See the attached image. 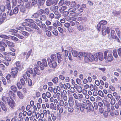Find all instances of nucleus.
Returning a JSON list of instances; mask_svg holds the SVG:
<instances>
[{"mask_svg": "<svg viewBox=\"0 0 121 121\" xmlns=\"http://www.w3.org/2000/svg\"><path fill=\"white\" fill-rule=\"evenodd\" d=\"M100 24L101 25H103L102 26V34L104 35H105L107 33L108 34L110 32L109 28L104 25L107 24V21L105 20H102L99 22Z\"/></svg>", "mask_w": 121, "mask_h": 121, "instance_id": "nucleus-1", "label": "nucleus"}, {"mask_svg": "<svg viewBox=\"0 0 121 121\" xmlns=\"http://www.w3.org/2000/svg\"><path fill=\"white\" fill-rule=\"evenodd\" d=\"M84 60L86 62L89 61L92 62L94 60L95 61V57L90 53H87L85 55Z\"/></svg>", "mask_w": 121, "mask_h": 121, "instance_id": "nucleus-2", "label": "nucleus"}, {"mask_svg": "<svg viewBox=\"0 0 121 121\" xmlns=\"http://www.w3.org/2000/svg\"><path fill=\"white\" fill-rule=\"evenodd\" d=\"M104 58L108 62H111L113 60V57L111 52L108 53V56H107V52H104Z\"/></svg>", "mask_w": 121, "mask_h": 121, "instance_id": "nucleus-3", "label": "nucleus"}, {"mask_svg": "<svg viewBox=\"0 0 121 121\" xmlns=\"http://www.w3.org/2000/svg\"><path fill=\"white\" fill-rule=\"evenodd\" d=\"M47 60L49 65L50 68L54 69L57 66V64L56 61H52L49 57L48 58Z\"/></svg>", "mask_w": 121, "mask_h": 121, "instance_id": "nucleus-4", "label": "nucleus"}, {"mask_svg": "<svg viewBox=\"0 0 121 121\" xmlns=\"http://www.w3.org/2000/svg\"><path fill=\"white\" fill-rule=\"evenodd\" d=\"M95 57V61H97L98 60V57L99 60L100 61H102L104 60L103 55L101 52H98L94 54Z\"/></svg>", "mask_w": 121, "mask_h": 121, "instance_id": "nucleus-5", "label": "nucleus"}, {"mask_svg": "<svg viewBox=\"0 0 121 121\" xmlns=\"http://www.w3.org/2000/svg\"><path fill=\"white\" fill-rule=\"evenodd\" d=\"M18 11V9L17 7H15L13 10H9L8 11L7 14V15L11 16L13 14H17Z\"/></svg>", "mask_w": 121, "mask_h": 121, "instance_id": "nucleus-6", "label": "nucleus"}, {"mask_svg": "<svg viewBox=\"0 0 121 121\" xmlns=\"http://www.w3.org/2000/svg\"><path fill=\"white\" fill-rule=\"evenodd\" d=\"M18 68L17 67L13 68L11 69V74L13 77L15 78L17 75V72L18 70Z\"/></svg>", "mask_w": 121, "mask_h": 121, "instance_id": "nucleus-7", "label": "nucleus"}, {"mask_svg": "<svg viewBox=\"0 0 121 121\" xmlns=\"http://www.w3.org/2000/svg\"><path fill=\"white\" fill-rule=\"evenodd\" d=\"M83 103H84L82 104H81V105L79 107V108L78 110L80 109L81 112H83L84 109H87L88 108V107L85 102H83Z\"/></svg>", "mask_w": 121, "mask_h": 121, "instance_id": "nucleus-8", "label": "nucleus"}, {"mask_svg": "<svg viewBox=\"0 0 121 121\" xmlns=\"http://www.w3.org/2000/svg\"><path fill=\"white\" fill-rule=\"evenodd\" d=\"M9 101L7 103L11 108H13L14 107V102L13 100L11 98H10Z\"/></svg>", "mask_w": 121, "mask_h": 121, "instance_id": "nucleus-9", "label": "nucleus"}, {"mask_svg": "<svg viewBox=\"0 0 121 121\" xmlns=\"http://www.w3.org/2000/svg\"><path fill=\"white\" fill-rule=\"evenodd\" d=\"M23 2L18 5L20 8V11L21 12L23 13H26V9L23 5Z\"/></svg>", "mask_w": 121, "mask_h": 121, "instance_id": "nucleus-10", "label": "nucleus"}, {"mask_svg": "<svg viewBox=\"0 0 121 121\" xmlns=\"http://www.w3.org/2000/svg\"><path fill=\"white\" fill-rule=\"evenodd\" d=\"M111 37L113 39H115L118 42H120V41L119 38L116 37L115 35V31L113 30H111Z\"/></svg>", "mask_w": 121, "mask_h": 121, "instance_id": "nucleus-11", "label": "nucleus"}, {"mask_svg": "<svg viewBox=\"0 0 121 121\" xmlns=\"http://www.w3.org/2000/svg\"><path fill=\"white\" fill-rule=\"evenodd\" d=\"M7 46V45L2 42H0V50L4 51L5 48Z\"/></svg>", "mask_w": 121, "mask_h": 121, "instance_id": "nucleus-12", "label": "nucleus"}, {"mask_svg": "<svg viewBox=\"0 0 121 121\" xmlns=\"http://www.w3.org/2000/svg\"><path fill=\"white\" fill-rule=\"evenodd\" d=\"M71 5L73 7H75L76 9H78L80 6V4H77L76 2L74 1L71 2Z\"/></svg>", "mask_w": 121, "mask_h": 121, "instance_id": "nucleus-13", "label": "nucleus"}, {"mask_svg": "<svg viewBox=\"0 0 121 121\" xmlns=\"http://www.w3.org/2000/svg\"><path fill=\"white\" fill-rule=\"evenodd\" d=\"M74 87L78 93H80L82 92V89L81 86L78 85L77 84H75Z\"/></svg>", "mask_w": 121, "mask_h": 121, "instance_id": "nucleus-14", "label": "nucleus"}, {"mask_svg": "<svg viewBox=\"0 0 121 121\" xmlns=\"http://www.w3.org/2000/svg\"><path fill=\"white\" fill-rule=\"evenodd\" d=\"M29 26L32 28L36 29L37 30H38L39 29L37 25L35 23H34V22L32 23H29Z\"/></svg>", "mask_w": 121, "mask_h": 121, "instance_id": "nucleus-15", "label": "nucleus"}, {"mask_svg": "<svg viewBox=\"0 0 121 121\" xmlns=\"http://www.w3.org/2000/svg\"><path fill=\"white\" fill-rule=\"evenodd\" d=\"M58 54L57 53V55L56 54H53L51 56V59L52 61H56L57 60V56L58 55Z\"/></svg>", "mask_w": 121, "mask_h": 121, "instance_id": "nucleus-16", "label": "nucleus"}, {"mask_svg": "<svg viewBox=\"0 0 121 121\" xmlns=\"http://www.w3.org/2000/svg\"><path fill=\"white\" fill-rule=\"evenodd\" d=\"M58 61V63L61 64L63 62V59L61 57L59 54L57 56Z\"/></svg>", "mask_w": 121, "mask_h": 121, "instance_id": "nucleus-17", "label": "nucleus"}, {"mask_svg": "<svg viewBox=\"0 0 121 121\" xmlns=\"http://www.w3.org/2000/svg\"><path fill=\"white\" fill-rule=\"evenodd\" d=\"M76 8L73 7L69 9L68 10V11H66V12L67 13V15H68L69 12H71L72 13L76 11Z\"/></svg>", "mask_w": 121, "mask_h": 121, "instance_id": "nucleus-18", "label": "nucleus"}, {"mask_svg": "<svg viewBox=\"0 0 121 121\" xmlns=\"http://www.w3.org/2000/svg\"><path fill=\"white\" fill-rule=\"evenodd\" d=\"M0 104L2 110L5 112L7 111V108L4 104L2 102H0Z\"/></svg>", "mask_w": 121, "mask_h": 121, "instance_id": "nucleus-19", "label": "nucleus"}, {"mask_svg": "<svg viewBox=\"0 0 121 121\" xmlns=\"http://www.w3.org/2000/svg\"><path fill=\"white\" fill-rule=\"evenodd\" d=\"M6 17V13H4L1 17L0 18V23L2 24L3 23Z\"/></svg>", "mask_w": 121, "mask_h": 121, "instance_id": "nucleus-20", "label": "nucleus"}, {"mask_svg": "<svg viewBox=\"0 0 121 121\" xmlns=\"http://www.w3.org/2000/svg\"><path fill=\"white\" fill-rule=\"evenodd\" d=\"M102 102H103L104 105L106 107H109L110 104L109 103L107 100L104 99L102 100Z\"/></svg>", "mask_w": 121, "mask_h": 121, "instance_id": "nucleus-21", "label": "nucleus"}, {"mask_svg": "<svg viewBox=\"0 0 121 121\" xmlns=\"http://www.w3.org/2000/svg\"><path fill=\"white\" fill-rule=\"evenodd\" d=\"M75 107L78 109L79 108V107L81 105V104L79 103L77 100H76L75 101Z\"/></svg>", "mask_w": 121, "mask_h": 121, "instance_id": "nucleus-22", "label": "nucleus"}, {"mask_svg": "<svg viewBox=\"0 0 121 121\" xmlns=\"http://www.w3.org/2000/svg\"><path fill=\"white\" fill-rule=\"evenodd\" d=\"M6 43L7 44L8 46L9 47H13L14 46V43L12 42H10L8 40H6Z\"/></svg>", "mask_w": 121, "mask_h": 121, "instance_id": "nucleus-23", "label": "nucleus"}, {"mask_svg": "<svg viewBox=\"0 0 121 121\" xmlns=\"http://www.w3.org/2000/svg\"><path fill=\"white\" fill-rule=\"evenodd\" d=\"M17 94L18 97L20 99H22L24 97V96L22 93L20 91H18L17 92Z\"/></svg>", "mask_w": 121, "mask_h": 121, "instance_id": "nucleus-24", "label": "nucleus"}, {"mask_svg": "<svg viewBox=\"0 0 121 121\" xmlns=\"http://www.w3.org/2000/svg\"><path fill=\"white\" fill-rule=\"evenodd\" d=\"M26 74L27 76L28 77H30V75L29 74H33V69L32 68H29L28 70L26 72Z\"/></svg>", "mask_w": 121, "mask_h": 121, "instance_id": "nucleus-25", "label": "nucleus"}, {"mask_svg": "<svg viewBox=\"0 0 121 121\" xmlns=\"http://www.w3.org/2000/svg\"><path fill=\"white\" fill-rule=\"evenodd\" d=\"M69 104L70 106H72L73 105L74 101L72 98H70L68 101Z\"/></svg>", "mask_w": 121, "mask_h": 121, "instance_id": "nucleus-26", "label": "nucleus"}, {"mask_svg": "<svg viewBox=\"0 0 121 121\" xmlns=\"http://www.w3.org/2000/svg\"><path fill=\"white\" fill-rule=\"evenodd\" d=\"M78 15H79V16H81L82 15V14H79L77 13L76 12H73L70 13V15L72 17H76L78 16Z\"/></svg>", "mask_w": 121, "mask_h": 121, "instance_id": "nucleus-27", "label": "nucleus"}, {"mask_svg": "<svg viewBox=\"0 0 121 121\" xmlns=\"http://www.w3.org/2000/svg\"><path fill=\"white\" fill-rule=\"evenodd\" d=\"M34 70L36 74L39 75L41 73L40 70L36 67L34 68Z\"/></svg>", "mask_w": 121, "mask_h": 121, "instance_id": "nucleus-28", "label": "nucleus"}, {"mask_svg": "<svg viewBox=\"0 0 121 121\" xmlns=\"http://www.w3.org/2000/svg\"><path fill=\"white\" fill-rule=\"evenodd\" d=\"M84 98V97L82 94H79L78 99L79 101H82Z\"/></svg>", "mask_w": 121, "mask_h": 121, "instance_id": "nucleus-29", "label": "nucleus"}, {"mask_svg": "<svg viewBox=\"0 0 121 121\" xmlns=\"http://www.w3.org/2000/svg\"><path fill=\"white\" fill-rule=\"evenodd\" d=\"M58 9V7L57 6L52 7L50 8V10L53 12L57 11Z\"/></svg>", "mask_w": 121, "mask_h": 121, "instance_id": "nucleus-30", "label": "nucleus"}, {"mask_svg": "<svg viewBox=\"0 0 121 121\" xmlns=\"http://www.w3.org/2000/svg\"><path fill=\"white\" fill-rule=\"evenodd\" d=\"M71 52L73 56L74 57H77L78 56V52L75 50L72 49L71 50Z\"/></svg>", "mask_w": 121, "mask_h": 121, "instance_id": "nucleus-31", "label": "nucleus"}, {"mask_svg": "<svg viewBox=\"0 0 121 121\" xmlns=\"http://www.w3.org/2000/svg\"><path fill=\"white\" fill-rule=\"evenodd\" d=\"M37 64L38 66H39L41 70H43L44 69V66H43V65L40 61H38L37 62Z\"/></svg>", "mask_w": 121, "mask_h": 121, "instance_id": "nucleus-32", "label": "nucleus"}, {"mask_svg": "<svg viewBox=\"0 0 121 121\" xmlns=\"http://www.w3.org/2000/svg\"><path fill=\"white\" fill-rule=\"evenodd\" d=\"M10 98H8L5 96H3L2 97V100L6 103H7L9 100V99Z\"/></svg>", "mask_w": 121, "mask_h": 121, "instance_id": "nucleus-33", "label": "nucleus"}, {"mask_svg": "<svg viewBox=\"0 0 121 121\" xmlns=\"http://www.w3.org/2000/svg\"><path fill=\"white\" fill-rule=\"evenodd\" d=\"M53 3H52V0H47L46 2V5L48 6L51 5H53Z\"/></svg>", "mask_w": 121, "mask_h": 121, "instance_id": "nucleus-34", "label": "nucleus"}, {"mask_svg": "<svg viewBox=\"0 0 121 121\" xmlns=\"http://www.w3.org/2000/svg\"><path fill=\"white\" fill-rule=\"evenodd\" d=\"M26 8L29 9L32 7V4L31 2H28L26 3L25 4Z\"/></svg>", "mask_w": 121, "mask_h": 121, "instance_id": "nucleus-35", "label": "nucleus"}, {"mask_svg": "<svg viewBox=\"0 0 121 121\" xmlns=\"http://www.w3.org/2000/svg\"><path fill=\"white\" fill-rule=\"evenodd\" d=\"M67 8V7L65 6H64L61 7L59 9V10L61 13H63Z\"/></svg>", "mask_w": 121, "mask_h": 121, "instance_id": "nucleus-36", "label": "nucleus"}, {"mask_svg": "<svg viewBox=\"0 0 121 121\" xmlns=\"http://www.w3.org/2000/svg\"><path fill=\"white\" fill-rule=\"evenodd\" d=\"M42 64L43 66L45 67H46L47 65V60L45 59H43L42 60Z\"/></svg>", "mask_w": 121, "mask_h": 121, "instance_id": "nucleus-37", "label": "nucleus"}, {"mask_svg": "<svg viewBox=\"0 0 121 121\" xmlns=\"http://www.w3.org/2000/svg\"><path fill=\"white\" fill-rule=\"evenodd\" d=\"M77 28L78 30L81 32H83L84 30V27L82 26H77Z\"/></svg>", "mask_w": 121, "mask_h": 121, "instance_id": "nucleus-38", "label": "nucleus"}, {"mask_svg": "<svg viewBox=\"0 0 121 121\" xmlns=\"http://www.w3.org/2000/svg\"><path fill=\"white\" fill-rule=\"evenodd\" d=\"M19 32L25 36H29V33L26 31H20Z\"/></svg>", "mask_w": 121, "mask_h": 121, "instance_id": "nucleus-39", "label": "nucleus"}, {"mask_svg": "<svg viewBox=\"0 0 121 121\" xmlns=\"http://www.w3.org/2000/svg\"><path fill=\"white\" fill-rule=\"evenodd\" d=\"M63 86L64 88L65 89L67 88L69 89L70 87V84L69 83H67L66 84H64Z\"/></svg>", "mask_w": 121, "mask_h": 121, "instance_id": "nucleus-40", "label": "nucleus"}, {"mask_svg": "<svg viewBox=\"0 0 121 121\" xmlns=\"http://www.w3.org/2000/svg\"><path fill=\"white\" fill-rule=\"evenodd\" d=\"M46 17L45 15H42L40 17V19L42 21L45 20H46Z\"/></svg>", "mask_w": 121, "mask_h": 121, "instance_id": "nucleus-41", "label": "nucleus"}, {"mask_svg": "<svg viewBox=\"0 0 121 121\" xmlns=\"http://www.w3.org/2000/svg\"><path fill=\"white\" fill-rule=\"evenodd\" d=\"M50 11L48 8H46L44 10V13L45 15H48Z\"/></svg>", "mask_w": 121, "mask_h": 121, "instance_id": "nucleus-42", "label": "nucleus"}, {"mask_svg": "<svg viewBox=\"0 0 121 121\" xmlns=\"http://www.w3.org/2000/svg\"><path fill=\"white\" fill-rule=\"evenodd\" d=\"M59 24H60V25H61L60 23L58 21H57V22L54 23L53 24V26L54 27V28L55 29H56L57 26V25H59Z\"/></svg>", "mask_w": 121, "mask_h": 121, "instance_id": "nucleus-43", "label": "nucleus"}, {"mask_svg": "<svg viewBox=\"0 0 121 121\" xmlns=\"http://www.w3.org/2000/svg\"><path fill=\"white\" fill-rule=\"evenodd\" d=\"M74 109L73 107H70L68 108V111L69 112L72 113L73 112Z\"/></svg>", "mask_w": 121, "mask_h": 121, "instance_id": "nucleus-44", "label": "nucleus"}, {"mask_svg": "<svg viewBox=\"0 0 121 121\" xmlns=\"http://www.w3.org/2000/svg\"><path fill=\"white\" fill-rule=\"evenodd\" d=\"M65 18L66 20L67 21H69L70 20H72L73 21H74L75 20L74 19H73V17H71L68 16H66L65 17Z\"/></svg>", "mask_w": 121, "mask_h": 121, "instance_id": "nucleus-45", "label": "nucleus"}, {"mask_svg": "<svg viewBox=\"0 0 121 121\" xmlns=\"http://www.w3.org/2000/svg\"><path fill=\"white\" fill-rule=\"evenodd\" d=\"M116 103V100L114 98L111 99L110 102L111 104L112 105H113Z\"/></svg>", "mask_w": 121, "mask_h": 121, "instance_id": "nucleus-46", "label": "nucleus"}, {"mask_svg": "<svg viewBox=\"0 0 121 121\" xmlns=\"http://www.w3.org/2000/svg\"><path fill=\"white\" fill-rule=\"evenodd\" d=\"M11 78V76L10 74L7 75L6 77V78L8 81L7 82H8L9 83H10L11 82L10 80V78Z\"/></svg>", "mask_w": 121, "mask_h": 121, "instance_id": "nucleus-47", "label": "nucleus"}, {"mask_svg": "<svg viewBox=\"0 0 121 121\" xmlns=\"http://www.w3.org/2000/svg\"><path fill=\"white\" fill-rule=\"evenodd\" d=\"M6 5L5 6V8L7 9L9 11V10L11 9V7L10 3H6Z\"/></svg>", "mask_w": 121, "mask_h": 121, "instance_id": "nucleus-48", "label": "nucleus"}, {"mask_svg": "<svg viewBox=\"0 0 121 121\" xmlns=\"http://www.w3.org/2000/svg\"><path fill=\"white\" fill-rule=\"evenodd\" d=\"M9 38H10L11 39L14 41H17L18 40V39L16 37L9 35Z\"/></svg>", "mask_w": 121, "mask_h": 121, "instance_id": "nucleus-49", "label": "nucleus"}, {"mask_svg": "<svg viewBox=\"0 0 121 121\" xmlns=\"http://www.w3.org/2000/svg\"><path fill=\"white\" fill-rule=\"evenodd\" d=\"M43 30H45L46 29V26L44 24L41 23V24H40V26H39Z\"/></svg>", "mask_w": 121, "mask_h": 121, "instance_id": "nucleus-50", "label": "nucleus"}, {"mask_svg": "<svg viewBox=\"0 0 121 121\" xmlns=\"http://www.w3.org/2000/svg\"><path fill=\"white\" fill-rule=\"evenodd\" d=\"M39 15L37 12L34 13L32 16L31 17L32 18H35L37 17Z\"/></svg>", "mask_w": 121, "mask_h": 121, "instance_id": "nucleus-51", "label": "nucleus"}, {"mask_svg": "<svg viewBox=\"0 0 121 121\" xmlns=\"http://www.w3.org/2000/svg\"><path fill=\"white\" fill-rule=\"evenodd\" d=\"M113 53L114 56L116 58L118 57V56L117 55L116 49H114L113 51Z\"/></svg>", "mask_w": 121, "mask_h": 121, "instance_id": "nucleus-52", "label": "nucleus"}, {"mask_svg": "<svg viewBox=\"0 0 121 121\" xmlns=\"http://www.w3.org/2000/svg\"><path fill=\"white\" fill-rule=\"evenodd\" d=\"M121 12L120 11H117L116 10H114L112 12V13L114 16L116 15H120Z\"/></svg>", "mask_w": 121, "mask_h": 121, "instance_id": "nucleus-53", "label": "nucleus"}, {"mask_svg": "<svg viewBox=\"0 0 121 121\" xmlns=\"http://www.w3.org/2000/svg\"><path fill=\"white\" fill-rule=\"evenodd\" d=\"M0 37L2 38H5L8 39L9 38V36H7L6 35H1L0 36Z\"/></svg>", "mask_w": 121, "mask_h": 121, "instance_id": "nucleus-54", "label": "nucleus"}, {"mask_svg": "<svg viewBox=\"0 0 121 121\" xmlns=\"http://www.w3.org/2000/svg\"><path fill=\"white\" fill-rule=\"evenodd\" d=\"M51 115L52 120L54 121H55L56 118V115L52 113L51 114Z\"/></svg>", "mask_w": 121, "mask_h": 121, "instance_id": "nucleus-55", "label": "nucleus"}, {"mask_svg": "<svg viewBox=\"0 0 121 121\" xmlns=\"http://www.w3.org/2000/svg\"><path fill=\"white\" fill-rule=\"evenodd\" d=\"M58 81V78L57 77H56L54 78L52 80V81L55 83H57Z\"/></svg>", "mask_w": 121, "mask_h": 121, "instance_id": "nucleus-56", "label": "nucleus"}, {"mask_svg": "<svg viewBox=\"0 0 121 121\" xmlns=\"http://www.w3.org/2000/svg\"><path fill=\"white\" fill-rule=\"evenodd\" d=\"M35 22L39 26H40V24H41L42 22L40 20L38 19H36Z\"/></svg>", "mask_w": 121, "mask_h": 121, "instance_id": "nucleus-57", "label": "nucleus"}, {"mask_svg": "<svg viewBox=\"0 0 121 121\" xmlns=\"http://www.w3.org/2000/svg\"><path fill=\"white\" fill-rule=\"evenodd\" d=\"M52 33L55 36H57L58 35V32L56 30L54 29L53 30Z\"/></svg>", "mask_w": 121, "mask_h": 121, "instance_id": "nucleus-58", "label": "nucleus"}, {"mask_svg": "<svg viewBox=\"0 0 121 121\" xmlns=\"http://www.w3.org/2000/svg\"><path fill=\"white\" fill-rule=\"evenodd\" d=\"M46 33L48 37H50L51 36V33L50 31L47 30L46 31Z\"/></svg>", "mask_w": 121, "mask_h": 121, "instance_id": "nucleus-59", "label": "nucleus"}, {"mask_svg": "<svg viewBox=\"0 0 121 121\" xmlns=\"http://www.w3.org/2000/svg\"><path fill=\"white\" fill-rule=\"evenodd\" d=\"M8 94H9V95L10 96H12L13 97H14L15 96V95L13 93V92L12 91H9L8 93Z\"/></svg>", "mask_w": 121, "mask_h": 121, "instance_id": "nucleus-60", "label": "nucleus"}, {"mask_svg": "<svg viewBox=\"0 0 121 121\" xmlns=\"http://www.w3.org/2000/svg\"><path fill=\"white\" fill-rule=\"evenodd\" d=\"M64 3V2L63 0H61L59 3L58 5L59 6H60L62 5Z\"/></svg>", "mask_w": 121, "mask_h": 121, "instance_id": "nucleus-61", "label": "nucleus"}, {"mask_svg": "<svg viewBox=\"0 0 121 121\" xmlns=\"http://www.w3.org/2000/svg\"><path fill=\"white\" fill-rule=\"evenodd\" d=\"M44 12V10L41 9L39 10L37 12L39 15H41L43 14Z\"/></svg>", "mask_w": 121, "mask_h": 121, "instance_id": "nucleus-62", "label": "nucleus"}, {"mask_svg": "<svg viewBox=\"0 0 121 121\" xmlns=\"http://www.w3.org/2000/svg\"><path fill=\"white\" fill-rule=\"evenodd\" d=\"M58 29L60 33L62 34L64 32L63 29L62 28L60 27H58Z\"/></svg>", "mask_w": 121, "mask_h": 121, "instance_id": "nucleus-63", "label": "nucleus"}, {"mask_svg": "<svg viewBox=\"0 0 121 121\" xmlns=\"http://www.w3.org/2000/svg\"><path fill=\"white\" fill-rule=\"evenodd\" d=\"M11 88L14 91H16L17 90V87L14 86H13L11 87Z\"/></svg>", "mask_w": 121, "mask_h": 121, "instance_id": "nucleus-64", "label": "nucleus"}]
</instances>
